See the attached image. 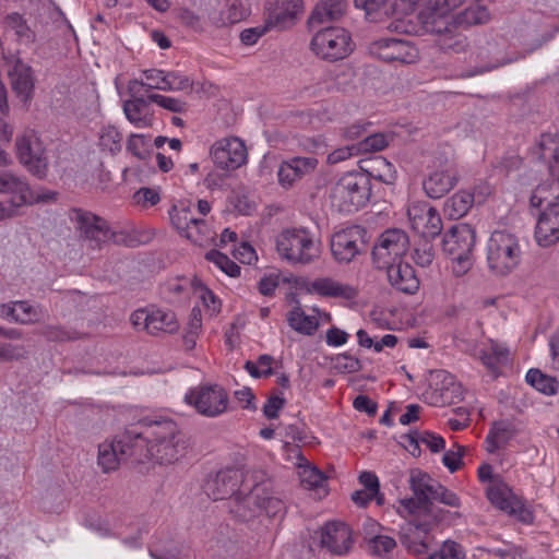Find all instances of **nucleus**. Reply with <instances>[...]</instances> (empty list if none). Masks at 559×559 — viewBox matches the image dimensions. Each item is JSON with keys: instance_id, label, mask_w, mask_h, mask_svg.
Masks as SVG:
<instances>
[{"instance_id": "nucleus-1", "label": "nucleus", "mask_w": 559, "mask_h": 559, "mask_svg": "<svg viewBox=\"0 0 559 559\" xmlns=\"http://www.w3.org/2000/svg\"><path fill=\"white\" fill-rule=\"evenodd\" d=\"M144 439L142 461H154L159 465H171L186 456L189 440L171 419L154 420L143 431H138Z\"/></svg>"}, {"instance_id": "nucleus-2", "label": "nucleus", "mask_w": 559, "mask_h": 559, "mask_svg": "<svg viewBox=\"0 0 559 559\" xmlns=\"http://www.w3.org/2000/svg\"><path fill=\"white\" fill-rule=\"evenodd\" d=\"M540 158L549 164L554 177L551 180L538 185L531 195L532 214L559 205V138L555 133H544L537 142Z\"/></svg>"}, {"instance_id": "nucleus-3", "label": "nucleus", "mask_w": 559, "mask_h": 559, "mask_svg": "<svg viewBox=\"0 0 559 559\" xmlns=\"http://www.w3.org/2000/svg\"><path fill=\"white\" fill-rule=\"evenodd\" d=\"M522 247L516 234L500 229L491 233L487 246L486 258L488 269L496 275L510 274L521 262Z\"/></svg>"}, {"instance_id": "nucleus-4", "label": "nucleus", "mask_w": 559, "mask_h": 559, "mask_svg": "<svg viewBox=\"0 0 559 559\" xmlns=\"http://www.w3.org/2000/svg\"><path fill=\"white\" fill-rule=\"evenodd\" d=\"M370 192V182L366 175L349 173L332 187L331 205L341 213H353L367 204Z\"/></svg>"}, {"instance_id": "nucleus-5", "label": "nucleus", "mask_w": 559, "mask_h": 559, "mask_svg": "<svg viewBox=\"0 0 559 559\" xmlns=\"http://www.w3.org/2000/svg\"><path fill=\"white\" fill-rule=\"evenodd\" d=\"M144 439L135 429H130L111 441H105L98 447L97 463L104 473L118 468L128 457L142 461Z\"/></svg>"}, {"instance_id": "nucleus-6", "label": "nucleus", "mask_w": 559, "mask_h": 559, "mask_svg": "<svg viewBox=\"0 0 559 559\" xmlns=\"http://www.w3.org/2000/svg\"><path fill=\"white\" fill-rule=\"evenodd\" d=\"M183 401L195 412L207 418H215L228 412L229 395L219 384H199L188 390Z\"/></svg>"}, {"instance_id": "nucleus-7", "label": "nucleus", "mask_w": 559, "mask_h": 559, "mask_svg": "<svg viewBox=\"0 0 559 559\" xmlns=\"http://www.w3.org/2000/svg\"><path fill=\"white\" fill-rule=\"evenodd\" d=\"M310 48L317 57L330 62L348 57L354 49L350 34L337 26L323 27L316 32Z\"/></svg>"}, {"instance_id": "nucleus-8", "label": "nucleus", "mask_w": 559, "mask_h": 559, "mask_svg": "<svg viewBox=\"0 0 559 559\" xmlns=\"http://www.w3.org/2000/svg\"><path fill=\"white\" fill-rule=\"evenodd\" d=\"M0 193L10 197L9 205L5 207H13L16 212L19 207L56 199L55 192L32 189L24 177L11 171L0 173Z\"/></svg>"}, {"instance_id": "nucleus-9", "label": "nucleus", "mask_w": 559, "mask_h": 559, "mask_svg": "<svg viewBox=\"0 0 559 559\" xmlns=\"http://www.w3.org/2000/svg\"><path fill=\"white\" fill-rule=\"evenodd\" d=\"M173 226L178 233L192 243L203 247L214 240V233L204 219L198 218L192 213V204L179 202L169 211Z\"/></svg>"}, {"instance_id": "nucleus-10", "label": "nucleus", "mask_w": 559, "mask_h": 559, "mask_svg": "<svg viewBox=\"0 0 559 559\" xmlns=\"http://www.w3.org/2000/svg\"><path fill=\"white\" fill-rule=\"evenodd\" d=\"M280 255L293 264H308L319 257V247L304 229L285 230L276 239Z\"/></svg>"}, {"instance_id": "nucleus-11", "label": "nucleus", "mask_w": 559, "mask_h": 559, "mask_svg": "<svg viewBox=\"0 0 559 559\" xmlns=\"http://www.w3.org/2000/svg\"><path fill=\"white\" fill-rule=\"evenodd\" d=\"M16 157L35 177L43 179L48 173V156L43 142L34 130H26L16 138Z\"/></svg>"}, {"instance_id": "nucleus-12", "label": "nucleus", "mask_w": 559, "mask_h": 559, "mask_svg": "<svg viewBox=\"0 0 559 559\" xmlns=\"http://www.w3.org/2000/svg\"><path fill=\"white\" fill-rule=\"evenodd\" d=\"M69 219L80 237L87 241L92 248H100L102 245L110 241L114 237L108 223L90 211L71 209Z\"/></svg>"}, {"instance_id": "nucleus-13", "label": "nucleus", "mask_w": 559, "mask_h": 559, "mask_svg": "<svg viewBox=\"0 0 559 559\" xmlns=\"http://www.w3.org/2000/svg\"><path fill=\"white\" fill-rule=\"evenodd\" d=\"M368 50L373 57L400 66L413 64L419 59L418 48L408 39L383 37L370 43Z\"/></svg>"}, {"instance_id": "nucleus-14", "label": "nucleus", "mask_w": 559, "mask_h": 559, "mask_svg": "<svg viewBox=\"0 0 559 559\" xmlns=\"http://www.w3.org/2000/svg\"><path fill=\"white\" fill-rule=\"evenodd\" d=\"M143 80H130L127 85L129 98L123 102V114L127 120L139 129H145L153 126L155 117L148 96L142 95Z\"/></svg>"}, {"instance_id": "nucleus-15", "label": "nucleus", "mask_w": 559, "mask_h": 559, "mask_svg": "<svg viewBox=\"0 0 559 559\" xmlns=\"http://www.w3.org/2000/svg\"><path fill=\"white\" fill-rule=\"evenodd\" d=\"M409 239L407 234L397 228L383 231L372 250V258L378 269L401 261L407 252Z\"/></svg>"}, {"instance_id": "nucleus-16", "label": "nucleus", "mask_w": 559, "mask_h": 559, "mask_svg": "<svg viewBox=\"0 0 559 559\" xmlns=\"http://www.w3.org/2000/svg\"><path fill=\"white\" fill-rule=\"evenodd\" d=\"M270 481H260L252 487L245 480L238 492L230 499V512L241 521H248L261 513L262 496L267 493Z\"/></svg>"}, {"instance_id": "nucleus-17", "label": "nucleus", "mask_w": 559, "mask_h": 559, "mask_svg": "<svg viewBox=\"0 0 559 559\" xmlns=\"http://www.w3.org/2000/svg\"><path fill=\"white\" fill-rule=\"evenodd\" d=\"M439 520L435 515V522ZM436 523L409 521L405 523L400 531L401 544L414 556L426 555L435 543L432 528Z\"/></svg>"}, {"instance_id": "nucleus-18", "label": "nucleus", "mask_w": 559, "mask_h": 559, "mask_svg": "<svg viewBox=\"0 0 559 559\" xmlns=\"http://www.w3.org/2000/svg\"><path fill=\"white\" fill-rule=\"evenodd\" d=\"M411 228L425 239H433L442 230L439 212L427 202H414L407 209Z\"/></svg>"}, {"instance_id": "nucleus-19", "label": "nucleus", "mask_w": 559, "mask_h": 559, "mask_svg": "<svg viewBox=\"0 0 559 559\" xmlns=\"http://www.w3.org/2000/svg\"><path fill=\"white\" fill-rule=\"evenodd\" d=\"M364 248V229L359 226L342 229L331 239V252L338 263L352 262Z\"/></svg>"}, {"instance_id": "nucleus-20", "label": "nucleus", "mask_w": 559, "mask_h": 559, "mask_svg": "<svg viewBox=\"0 0 559 559\" xmlns=\"http://www.w3.org/2000/svg\"><path fill=\"white\" fill-rule=\"evenodd\" d=\"M459 182V171L452 160L440 163L423 181L426 194L431 199H440L450 192Z\"/></svg>"}, {"instance_id": "nucleus-21", "label": "nucleus", "mask_w": 559, "mask_h": 559, "mask_svg": "<svg viewBox=\"0 0 559 559\" xmlns=\"http://www.w3.org/2000/svg\"><path fill=\"white\" fill-rule=\"evenodd\" d=\"M411 489L414 498L401 501V507L408 513H416L420 509L427 510L435 496V486L438 485L429 475L418 469L412 471L409 477Z\"/></svg>"}, {"instance_id": "nucleus-22", "label": "nucleus", "mask_w": 559, "mask_h": 559, "mask_svg": "<svg viewBox=\"0 0 559 559\" xmlns=\"http://www.w3.org/2000/svg\"><path fill=\"white\" fill-rule=\"evenodd\" d=\"M211 155L218 167L236 169L245 164L247 150L240 139L228 138L216 141L211 148Z\"/></svg>"}, {"instance_id": "nucleus-23", "label": "nucleus", "mask_w": 559, "mask_h": 559, "mask_svg": "<svg viewBox=\"0 0 559 559\" xmlns=\"http://www.w3.org/2000/svg\"><path fill=\"white\" fill-rule=\"evenodd\" d=\"M245 481L241 471L226 468L219 471L214 477L207 479L204 490L213 500L233 498Z\"/></svg>"}, {"instance_id": "nucleus-24", "label": "nucleus", "mask_w": 559, "mask_h": 559, "mask_svg": "<svg viewBox=\"0 0 559 559\" xmlns=\"http://www.w3.org/2000/svg\"><path fill=\"white\" fill-rule=\"evenodd\" d=\"M302 9V0H269L266 3L267 17L265 23L270 28H288L295 24Z\"/></svg>"}, {"instance_id": "nucleus-25", "label": "nucleus", "mask_w": 559, "mask_h": 559, "mask_svg": "<svg viewBox=\"0 0 559 559\" xmlns=\"http://www.w3.org/2000/svg\"><path fill=\"white\" fill-rule=\"evenodd\" d=\"M353 544V531L346 523L330 522L321 531V546L333 555L347 554Z\"/></svg>"}, {"instance_id": "nucleus-26", "label": "nucleus", "mask_w": 559, "mask_h": 559, "mask_svg": "<svg viewBox=\"0 0 559 559\" xmlns=\"http://www.w3.org/2000/svg\"><path fill=\"white\" fill-rule=\"evenodd\" d=\"M475 231L467 224H456L443 237L442 246L449 255L471 253L475 245Z\"/></svg>"}, {"instance_id": "nucleus-27", "label": "nucleus", "mask_w": 559, "mask_h": 559, "mask_svg": "<svg viewBox=\"0 0 559 559\" xmlns=\"http://www.w3.org/2000/svg\"><path fill=\"white\" fill-rule=\"evenodd\" d=\"M318 166V159L313 156L293 157L283 162L278 168V182L284 188H290L302 177L312 174Z\"/></svg>"}, {"instance_id": "nucleus-28", "label": "nucleus", "mask_w": 559, "mask_h": 559, "mask_svg": "<svg viewBox=\"0 0 559 559\" xmlns=\"http://www.w3.org/2000/svg\"><path fill=\"white\" fill-rule=\"evenodd\" d=\"M537 217L535 239L542 247H550L559 240V205L549 211L533 213Z\"/></svg>"}, {"instance_id": "nucleus-29", "label": "nucleus", "mask_w": 559, "mask_h": 559, "mask_svg": "<svg viewBox=\"0 0 559 559\" xmlns=\"http://www.w3.org/2000/svg\"><path fill=\"white\" fill-rule=\"evenodd\" d=\"M390 284L397 290L405 294H415L419 288V280L415 270L408 263L402 261L384 266Z\"/></svg>"}, {"instance_id": "nucleus-30", "label": "nucleus", "mask_w": 559, "mask_h": 559, "mask_svg": "<svg viewBox=\"0 0 559 559\" xmlns=\"http://www.w3.org/2000/svg\"><path fill=\"white\" fill-rule=\"evenodd\" d=\"M3 31L12 33L19 45L31 46L36 43L37 34L24 14L19 12L8 13L2 20Z\"/></svg>"}, {"instance_id": "nucleus-31", "label": "nucleus", "mask_w": 559, "mask_h": 559, "mask_svg": "<svg viewBox=\"0 0 559 559\" xmlns=\"http://www.w3.org/2000/svg\"><path fill=\"white\" fill-rule=\"evenodd\" d=\"M486 495L495 507L509 514L524 512L522 503L512 495L508 485L500 480H492L486 489Z\"/></svg>"}, {"instance_id": "nucleus-32", "label": "nucleus", "mask_w": 559, "mask_h": 559, "mask_svg": "<svg viewBox=\"0 0 559 559\" xmlns=\"http://www.w3.org/2000/svg\"><path fill=\"white\" fill-rule=\"evenodd\" d=\"M490 12L483 4H472L455 14H448V21L453 27L464 29L474 25L486 24L490 21Z\"/></svg>"}, {"instance_id": "nucleus-33", "label": "nucleus", "mask_w": 559, "mask_h": 559, "mask_svg": "<svg viewBox=\"0 0 559 559\" xmlns=\"http://www.w3.org/2000/svg\"><path fill=\"white\" fill-rule=\"evenodd\" d=\"M13 91L24 100L29 99L34 90V76L29 66L17 60L9 72Z\"/></svg>"}, {"instance_id": "nucleus-34", "label": "nucleus", "mask_w": 559, "mask_h": 559, "mask_svg": "<svg viewBox=\"0 0 559 559\" xmlns=\"http://www.w3.org/2000/svg\"><path fill=\"white\" fill-rule=\"evenodd\" d=\"M509 355V348L493 340H488L484 343L478 352V357L483 365L493 373L500 367L508 364Z\"/></svg>"}, {"instance_id": "nucleus-35", "label": "nucleus", "mask_w": 559, "mask_h": 559, "mask_svg": "<svg viewBox=\"0 0 559 559\" xmlns=\"http://www.w3.org/2000/svg\"><path fill=\"white\" fill-rule=\"evenodd\" d=\"M310 289L320 296L340 297L353 299L356 297V289L347 284L340 283L330 277H320L310 283Z\"/></svg>"}, {"instance_id": "nucleus-36", "label": "nucleus", "mask_w": 559, "mask_h": 559, "mask_svg": "<svg viewBox=\"0 0 559 559\" xmlns=\"http://www.w3.org/2000/svg\"><path fill=\"white\" fill-rule=\"evenodd\" d=\"M361 167L362 174L370 178H373L385 185H392L396 179V169L386 158L382 156H376L367 162Z\"/></svg>"}, {"instance_id": "nucleus-37", "label": "nucleus", "mask_w": 559, "mask_h": 559, "mask_svg": "<svg viewBox=\"0 0 559 559\" xmlns=\"http://www.w3.org/2000/svg\"><path fill=\"white\" fill-rule=\"evenodd\" d=\"M199 280L189 278L186 276H178L167 280L160 287L163 297L169 301L175 302L189 295L190 290H195Z\"/></svg>"}, {"instance_id": "nucleus-38", "label": "nucleus", "mask_w": 559, "mask_h": 559, "mask_svg": "<svg viewBox=\"0 0 559 559\" xmlns=\"http://www.w3.org/2000/svg\"><path fill=\"white\" fill-rule=\"evenodd\" d=\"M346 2L344 0H323L313 9L309 19L310 24H323L338 20L345 12Z\"/></svg>"}, {"instance_id": "nucleus-39", "label": "nucleus", "mask_w": 559, "mask_h": 559, "mask_svg": "<svg viewBox=\"0 0 559 559\" xmlns=\"http://www.w3.org/2000/svg\"><path fill=\"white\" fill-rule=\"evenodd\" d=\"M440 17H437L436 21L432 20L433 23H437ZM444 26H437L433 28L436 33L440 35L439 45L444 50H451L454 52H461L466 47V37L461 34H454V29L457 27H453L451 23L448 21V15L443 16Z\"/></svg>"}, {"instance_id": "nucleus-40", "label": "nucleus", "mask_w": 559, "mask_h": 559, "mask_svg": "<svg viewBox=\"0 0 559 559\" xmlns=\"http://www.w3.org/2000/svg\"><path fill=\"white\" fill-rule=\"evenodd\" d=\"M298 476L301 485L306 489L317 491L319 497L328 493L326 478L316 466L310 465L308 462L299 464Z\"/></svg>"}, {"instance_id": "nucleus-41", "label": "nucleus", "mask_w": 559, "mask_h": 559, "mask_svg": "<svg viewBox=\"0 0 559 559\" xmlns=\"http://www.w3.org/2000/svg\"><path fill=\"white\" fill-rule=\"evenodd\" d=\"M178 329L179 324L173 311L151 308L148 334L157 335L160 332L174 333Z\"/></svg>"}, {"instance_id": "nucleus-42", "label": "nucleus", "mask_w": 559, "mask_h": 559, "mask_svg": "<svg viewBox=\"0 0 559 559\" xmlns=\"http://www.w3.org/2000/svg\"><path fill=\"white\" fill-rule=\"evenodd\" d=\"M475 197L471 191L460 190L445 201L444 212L450 218L459 219L472 209Z\"/></svg>"}, {"instance_id": "nucleus-43", "label": "nucleus", "mask_w": 559, "mask_h": 559, "mask_svg": "<svg viewBox=\"0 0 559 559\" xmlns=\"http://www.w3.org/2000/svg\"><path fill=\"white\" fill-rule=\"evenodd\" d=\"M287 321L293 330L304 335H312L319 326L318 318L307 314L299 306L288 312Z\"/></svg>"}, {"instance_id": "nucleus-44", "label": "nucleus", "mask_w": 559, "mask_h": 559, "mask_svg": "<svg viewBox=\"0 0 559 559\" xmlns=\"http://www.w3.org/2000/svg\"><path fill=\"white\" fill-rule=\"evenodd\" d=\"M525 379L530 385L545 395H555L558 391L559 384L557 380L538 369H530Z\"/></svg>"}, {"instance_id": "nucleus-45", "label": "nucleus", "mask_w": 559, "mask_h": 559, "mask_svg": "<svg viewBox=\"0 0 559 559\" xmlns=\"http://www.w3.org/2000/svg\"><path fill=\"white\" fill-rule=\"evenodd\" d=\"M122 135L112 126L104 127L99 133V145L103 150L108 151L110 154H116L121 151Z\"/></svg>"}, {"instance_id": "nucleus-46", "label": "nucleus", "mask_w": 559, "mask_h": 559, "mask_svg": "<svg viewBox=\"0 0 559 559\" xmlns=\"http://www.w3.org/2000/svg\"><path fill=\"white\" fill-rule=\"evenodd\" d=\"M274 358L271 355H261L257 361L248 360L245 364V369L253 378L270 377L273 373Z\"/></svg>"}, {"instance_id": "nucleus-47", "label": "nucleus", "mask_w": 559, "mask_h": 559, "mask_svg": "<svg viewBox=\"0 0 559 559\" xmlns=\"http://www.w3.org/2000/svg\"><path fill=\"white\" fill-rule=\"evenodd\" d=\"M390 142V138L384 133H373L356 143L359 154L373 153L384 150Z\"/></svg>"}, {"instance_id": "nucleus-48", "label": "nucleus", "mask_w": 559, "mask_h": 559, "mask_svg": "<svg viewBox=\"0 0 559 559\" xmlns=\"http://www.w3.org/2000/svg\"><path fill=\"white\" fill-rule=\"evenodd\" d=\"M206 260L213 262L219 270L231 277L240 274V267L231 261L226 254L217 250H211L205 255Z\"/></svg>"}, {"instance_id": "nucleus-49", "label": "nucleus", "mask_w": 559, "mask_h": 559, "mask_svg": "<svg viewBox=\"0 0 559 559\" xmlns=\"http://www.w3.org/2000/svg\"><path fill=\"white\" fill-rule=\"evenodd\" d=\"M427 559H466V555L461 544L449 539L443 542L440 549Z\"/></svg>"}, {"instance_id": "nucleus-50", "label": "nucleus", "mask_w": 559, "mask_h": 559, "mask_svg": "<svg viewBox=\"0 0 559 559\" xmlns=\"http://www.w3.org/2000/svg\"><path fill=\"white\" fill-rule=\"evenodd\" d=\"M17 311L20 318H15V323L19 324H34L40 321L41 310L39 307L31 305L28 301L17 300Z\"/></svg>"}, {"instance_id": "nucleus-51", "label": "nucleus", "mask_w": 559, "mask_h": 559, "mask_svg": "<svg viewBox=\"0 0 559 559\" xmlns=\"http://www.w3.org/2000/svg\"><path fill=\"white\" fill-rule=\"evenodd\" d=\"M368 545L370 551L373 555L378 557H384L388 554L392 552V550L396 547V542L391 536L380 534L377 536H371Z\"/></svg>"}, {"instance_id": "nucleus-52", "label": "nucleus", "mask_w": 559, "mask_h": 559, "mask_svg": "<svg viewBox=\"0 0 559 559\" xmlns=\"http://www.w3.org/2000/svg\"><path fill=\"white\" fill-rule=\"evenodd\" d=\"M148 99L170 112L182 114L187 111V104L176 97L162 94H148Z\"/></svg>"}, {"instance_id": "nucleus-53", "label": "nucleus", "mask_w": 559, "mask_h": 559, "mask_svg": "<svg viewBox=\"0 0 559 559\" xmlns=\"http://www.w3.org/2000/svg\"><path fill=\"white\" fill-rule=\"evenodd\" d=\"M166 87L164 92H181L191 91L193 83L187 76L176 71H166Z\"/></svg>"}, {"instance_id": "nucleus-54", "label": "nucleus", "mask_w": 559, "mask_h": 559, "mask_svg": "<svg viewBox=\"0 0 559 559\" xmlns=\"http://www.w3.org/2000/svg\"><path fill=\"white\" fill-rule=\"evenodd\" d=\"M145 81H143L146 91L158 90L164 92L166 87V71L160 69H148L142 72Z\"/></svg>"}, {"instance_id": "nucleus-55", "label": "nucleus", "mask_w": 559, "mask_h": 559, "mask_svg": "<svg viewBox=\"0 0 559 559\" xmlns=\"http://www.w3.org/2000/svg\"><path fill=\"white\" fill-rule=\"evenodd\" d=\"M194 293L202 300L203 306L206 308L211 316L217 313L221 309V304L216 296L207 289L200 281L195 286Z\"/></svg>"}, {"instance_id": "nucleus-56", "label": "nucleus", "mask_w": 559, "mask_h": 559, "mask_svg": "<svg viewBox=\"0 0 559 559\" xmlns=\"http://www.w3.org/2000/svg\"><path fill=\"white\" fill-rule=\"evenodd\" d=\"M26 357L23 345L0 342V362L17 361Z\"/></svg>"}, {"instance_id": "nucleus-57", "label": "nucleus", "mask_w": 559, "mask_h": 559, "mask_svg": "<svg viewBox=\"0 0 559 559\" xmlns=\"http://www.w3.org/2000/svg\"><path fill=\"white\" fill-rule=\"evenodd\" d=\"M445 383L439 389V400L442 405L454 403L462 395L461 385L453 381L452 377L447 379Z\"/></svg>"}, {"instance_id": "nucleus-58", "label": "nucleus", "mask_w": 559, "mask_h": 559, "mask_svg": "<svg viewBox=\"0 0 559 559\" xmlns=\"http://www.w3.org/2000/svg\"><path fill=\"white\" fill-rule=\"evenodd\" d=\"M333 368L341 373H353L360 369V362L348 354H340L333 359Z\"/></svg>"}, {"instance_id": "nucleus-59", "label": "nucleus", "mask_w": 559, "mask_h": 559, "mask_svg": "<svg viewBox=\"0 0 559 559\" xmlns=\"http://www.w3.org/2000/svg\"><path fill=\"white\" fill-rule=\"evenodd\" d=\"M435 252L432 245L426 239L414 250V261L421 267L429 266L433 261Z\"/></svg>"}, {"instance_id": "nucleus-60", "label": "nucleus", "mask_w": 559, "mask_h": 559, "mask_svg": "<svg viewBox=\"0 0 559 559\" xmlns=\"http://www.w3.org/2000/svg\"><path fill=\"white\" fill-rule=\"evenodd\" d=\"M421 442L425 444L431 452H439L444 449V440L440 436H436L430 432H424L419 436L418 440L411 439V444H414V448H418V443Z\"/></svg>"}, {"instance_id": "nucleus-61", "label": "nucleus", "mask_w": 559, "mask_h": 559, "mask_svg": "<svg viewBox=\"0 0 559 559\" xmlns=\"http://www.w3.org/2000/svg\"><path fill=\"white\" fill-rule=\"evenodd\" d=\"M452 258V273L456 277L465 275L473 266L472 252L467 254L450 255Z\"/></svg>"}, {"instance_id": "nucleus-62", "label": "nucleus", "mask_w": 559, "mask_h": 559, "mask_svg": "<svg viewBox=\"0 0 559 559\" xmlns=\"http://www.w3.org/2000/svg\"><path fill=\"white\" fill-rule=\"evenodd\" d=\"M41 334L51 342H64L74 340L75 335L74 333L63 329L62 326L58 325H48L45 326L41 331Z\"/></svg>"}, {"instance_id": "nucleus-63", "label": "nucleus", "mask_w": 559, "mask_h": 559, "mask_svg": "<svg viewBox=\"0 0 559 559\" xmlns=\"http://www.w3.org/2000/svg\"><path fill=\"white\" fill-rule=\"evenodd\" d=\"M435 496L432 501L441 502L445 506L452 507V508H459L460 507V498L456 496L455 492L447 489L445 487L438 484L435 486Z\"/></svg>"}, {"instance_id": "nucleus-64", "label": "nucleus", "mask_w": 559, "mask_h": 559, "mask_svg": "<svg viewBox=\"0 0 559 559\" xmlns=\"http://www.w3.org/2000/svg\"><path fill=\"white\" fill-rule=\"evenodd\" d=\"M464 448L454 445L453 449L448 450L442 457V462L448 469L453 473L457 471L462 464V455Z\"/></svg>"}]
</instances>
